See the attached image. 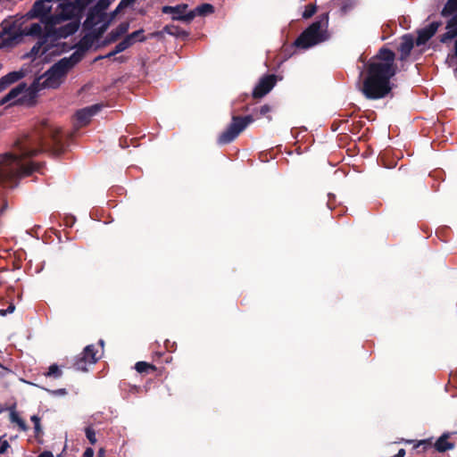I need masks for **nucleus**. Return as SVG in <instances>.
<instances>
[{
	"mask_svg": "<svg viewBox=\"0 0 457 457\" xmlns=\"http://www.w3.org/2000/svg\"><path fill=\"white\" fill-rule=\"evenodd\" d=\"M59 133L58 127L45 123L41 135L18 140L12 153L0 156V183L12 182L20 176L30 174L34 170L30 158L41 151L48 137L57 142Z\"/></svg>",
	"mask_w": 457,
	"mask_h": 457,
	"instance_id": "1",
	"label": "nucleus"
},
{
	"mask_svg": "<svg viewBox=\"0 0 457 457\" xmlns=\"http://www.w3.org/2000/svg\"><path fill=\"white\" fill-rule=\"evenodd\" d=\"M394 61L395 54L387 49L380 50L372 60L361 89L367 98L378 99L389 93V79L395 74Z\"/></svg>",
	"mask_w": 457,
	"mask_h": 457,
	"instance_id": "2",
	"label": "nucleus"
},
{
	"mask_svg": "<svg viewBox=\"0 0 457 457\" xmlns=\"http://www.w3.org/2000/svg\"><path fill=\"white\" fill-rule=\"evenodd\" d=\"M79 55L73 54L68 58H62L54 64L44 75L40 76L36 83L35 88H56L65 79L67 73L79 62Z\"/></svg>",
	"mask_w": 457,
	"mask_h": 457,
	"instance_id": "3",
	"label": "nucleus"
},
{
	"mask_svg": "<svg viewBox=\"0 0 457 457\" xmlns=\"http://www.w3.org/2000/svg\"><path fill=\"white\" fill-rule=\"evenodd\" d=\"M328 15L324 14L320 19L311 24L296 39L295 46L309 48L329 38Z\"/></svg>",
	"mask_w": 457,
	"mask_h": 457,
	"instance_id": "4",
	"label": "nucleus"
},
{
	"mask_svg": "<svg viewBox=\"0 0 457 457\" xmlns=\"http://www.w3.org/2000/svg\"><path fill=\"white\" fill-rule=\"evenodd\" d=\"M79 26L77 19L71 18L70 13H60L49 18L46 21L45 29L48 36L55 38H65L74 34Z\"/></svg>",
	"mask_w": 457,
	"mask_h": 457,
	"instance_id": "5",
	"label": "nucleus"
},
{
	"mask_svg": "<svg viewBox=\"0 0 457 457\" xmlns=\"http://www.w3.org/2000/svg\"><path fill=\"white\" fill-rule=\"evenodd\" d=\"M108 5V0H100L98 4L90 11L85 21V25L87 28L93 29L99 34L103 33L115 18L121 4L116 8L114 12L111 13H106L104 12Z\"/></svg>",
	"mask_w": 457,
	"mask_h": 457,
	"instance_id": "6",
	"label": "nucleus"
},
{
	"mask_svg": "<svg viewBox=\"0 0 457 457\" xmlns=\"http://www.w3.org/2000/svg\"><path fill=\"white\" fill-rule=\"evenodd\" d=\"M442 15L451 16L445 27L446 32L441 37V42L446 43L457 37V0H449L442 11Z\"/></svg>",
	"mask_w": 457,
	"mask_h": 457,
	"instance_id": "7",
	"label": "nucleus"
},
{
	"mask_svg": "<svg viewBox=\"0 0 457 457\" xmlns=\"http://www.w3.org/2000/svg\"><path fill=\"white\" fill-rule=\"evenodd\" d=\"M250 121L251 119L249 117H234L229 127L220 136L219 143L224 145L233 141Z\"/></svg>",
	"mask_w": 457,
	"mask_h": 457,
	"instance_id": "8",
	"label": "nucleus"
},
{
	"mask_svg": "<svg viewBox=\"0 0 457 457\" xmlns=\"http://www.w3.org/2000/svg\"><path fill=\"white\" fill-rule=\"evenodd\" d=\"M98 359L99 355H97V350H96L95 346L87 345L82 353V357L75 363L76 369L86 371L87 370V365L96 363Z\"/></svg>",
	"mask_w": 457,
	"mask_h": 457,
	"instance_id": "9",
	"label": "nucleus"
},
{
	"mask_svg": "<svg viewBox=\"0 0 457 457\" xmlns=\"http://www.w3.org/2000/svg\"><path fill=\"white\" fill-rule=\"evenodd\" d=\"M29 88L26 84H20L13 87L6 96L0 100V104H14L26 97Z\"/></svg>",
	"mask_w": 457,
	"mask_h": 457,
	"instance_id": "10",
	"label": "nucleus"
},
{
	"mask_svg": "<svg viewBox=\"0 0 457 457\" xmlns=\"http://www.w3.org/2000/svg\"><path fill=\"white\" fill-rule=\"evenodd\" d=\"M99 104H95L86 107L77 112L76 113V126L83 127L89 123L90 119L100 110Z\"/></svg>",
	"mask_w": 457,
	"mask_h": 457,
	"instance_id": "11",
	"label": "nucleus"
},
{
	"mask_svg": "<svg viewBox=\"0 0 457 457\" xmlns=\"http://www.w3.org/2000/svg\"><path fill=\"white\" fill-rule=\"evenodd\" d=\"M275 85V77L269 75L262 78L253 90L254 97H262L269 93Z\"/></svg>",
	"mask_w": 457,
	"mask_h": 457,
	"instance_id": "12",
	"label": "nucleus"
},
{
	"mask_svg": "<svg viewBox=\"0 0 457 457\" xmlns=\"http://www.w3.org/2000/svg\"><path fill=\"white\" fill-rule=\"evenodd\" d=\"M440 26L439 22H432L428 27L420 29L416 39L418 46L425 44L430 37H432L437 31Z\"/></svg>",
	"mask_w": 457,
	"mask_h": 457,
	"instance_id": "13",
	"label": "nucleus"
},
{
	"mask_svg": "<svg viewBox=\"0 0 457 457\" xmlns=\"http://www.w3.org/2000/svg\"><path fill=\"white\" fill-rule=\"evenodd\" d=\"M51 11L50 3H46L43 0L37 1L32 9L29 12L31 17L42 18L46 16Z\"/></svg>",
	"mask_w": 457,
	"mask_h": 457,
	"instance_id": "14",
	"label": "nucleus"
},
{
	"mask_svg": "<svg viewBox=\"0 0 457 457\" xmlns=\"http://www.w3.org/2000/svg\"><path fill=\"white\" fill-rule=\"evenodd\" d=\"M413 37L411 35H404L399 46V51L401 53V59H405L411 53L413 47Z\"/></svg>",
	"mask_w": 457,
	"mask_h": 457,
	"instance_id": "15",
	"label": "nucleus"
},
{
	"mask_svg": "<svg viewBox=\"0 0 457 457\" xmlns=\"http://www.w3.org/2000/svg\"><path fill=\"white\" fill-rule=\"evenodd\" d=\"M214 11V8L210 4H203L199 6H197L194 11L187 13V16L185 17L187 21H191L195 16H204L207 14L212 13Z\"/></svg>",
	"mask_w": 457,
	"mask_h": 457,
	"instance_id": "16",
	"label": "nucleus"
},
{
	"mask_svg": "<svg viewBox=\"0 0 457 457\" xmlns=\"http://www.w3.org/2000/svg\"><path fill=\"white\" fill-rule=\"evenodd\" d=\"M449 436L450 434L445 433L436 440L435 447L438 452L443 453L454 447V444L448 441Z\"/></svg>",
	"mask_w": 457,
	"mask_h": 457,
	"instance_id": "17",
	"label": "nucleus"
},
{
	"mask_svg": "<svg viewBox=\"0 0 457 457\" xmlns=\"http://www.w3.org/2000/svg\"><path fill=\"white\" fill-rule=\"evenodd\" d=\"M187 5H178V6H164L162 8V12L164 13H172L174 14L173 19L174 20H183L187 21L185 17L187 15H183L184 10L186 9Z\"/></svg>",
	"mask_w": 457,
	"mask_h": 457,
	"instance_id": "18",
	"label": "nucleus"
},
{
	"mask_svg": "<svg viewBox=\"0 0 457 457\" xmlns=\"http://www.w3.org/2000/svg\"><path fill=\"white\" fill-rule=\"evenodd\" d=\"M50 51V47L48 46H45V42H38L36 46H34L31 49L30 55L31 56H42Z\"/></svg>",
	"mask_w": 457,
	"mask_h": 457,
	"instance_id": "19",
	"label": "nucleus"
},
{
	"mask_svg": "<svg viewBox=\"0 0 457 457\" xmlns=\"http://www.w3.org/2000/svg\"><path fill=\"white\" fill-rule=\"evenodd\" d=\"M10 420L12 422L16 423L21 430H27V425L25 421L19 416V414L14 410H12L10 412Z\"/></svg>",
	"mask_w": 457,
	"mask_h": 457,
	"instance_id": "20",
	"label": "nucleus"
},
{
	"mask_svg": "<svg viewBox=\"0 0 457 457\" xmlns=\"http://www.w3.org/2000/svg\"><path fill=\"white\" fill-rule=\"evenodd\" d=\"M24 32L26 35H39L42 32V25L40 23H33L29 28H26Z\"/></svg>",
	"mask_w": 457,
	"mask_h": 457,
	"instance_id": "21",
	"label": "nucleus"
},
{
	"mask_svg": "<svg viewBox=\"0 0 457 457\" xmlns=\"http://www.w3.org/2000/svg\"><path fill=\"white\" fill-rule=\"evenodd\" d=\"M23 77V73L21 71H12L4 76V81H7L9 84H12L21 79Z\"/></svg>",
	"mask_w": 457,
	"mask_h": 457,
	"instance_id": "22",
	"label": "nucleus"
},
{
	"mask_svg": "<svg viewBox=\"0 0 457 457\" xmlns=\"http://www.w3.org/2000/svg\"><path fill=\"white\" fill-rule=\"evenodd\" d=\"M62 375V371L56 364H53L49 367L46 376L59 378Z\"/></svg>",
	"mask_w": 457,
	"mask_h": 457,
	"instance_id": "23",
	"label": "nucleus"
},
{
	"mask_svg": "<svg viewBox=\"0 0 457 457\" xmlns=\"http://www.w3.org/2000/svg\"><path fill=\"white\" fill-rule=\"evenodd\" d=\"M316 12V5L314 4H309L305 7V10L303 13V17L304 19H308L312 17Z\"/></svg>",
	"mask_w": 457,
	"mask_h": 457,
	"instance_id": "24",
	"label": "nucleus"
},
{
	"mask_svg": "<svg viewBox=\"0 0 457 457\" xmlns=\"http://www.w3.org/2000/svg\"><path fill=\"white\" fill-rule=\"evenodd\" d=\"M129 29V24L128 23H121L117 29V31L114 35V37H117L124 33H126Z\"/></svg>",
	"mask_w": 457,
	"mask_h": 457,
	"instance_id": "25",
	"label": "nucleus"
},
{
	"mask_svg": "<svg viewBox=\"0 0 457 457\" xmlns=\"http://www.w3.org/2000/svg\"><path fill=\"white\" fill-rule=\"evenodd\" d=\"M149 368H151V365L148 364L147 362H145V361H138L137 364H136V370L138 371V372H145Z\"/></svg>",
	"mask_w": 457,
	"mask_h": 457,
	"instance_id": "26",
	"label": "nucleus"
},
{
	"mask_svg": "<svg viewBox=\"0 0 457 457\" xmlns=\"http://www.w3.org/2000/svg\"><path fill=\"white\" fill-rule=\"evenodd\" d=\"M86 436H87V439L89 440V442L92 445L96 443V434H95V431L93 429L87 428L86 429Z\"/></svg>",
	"mask_w": 457,
	"mask_h": 457,
	"instance_id": "27",
	"label": "nucleus"
},
{
	"mask_svg": "<svg viewBox=\"0 0 457 457\" xmlns=\"http://www.w3.org/2000/svg\"><path fill=\"white\" fill-rule=\"evenodd\" d=\"M142 31L141 30H137V31H135L133 33H131L129 36H128L127 37L128 38H130V41L133 43L137 40H142L143 38L142 37H139L140 35H141Z\"/></svg>",
	"mask_w": 457,
	"mask_h": 457,
	"instance_id": "28",
	"label": "nucleus"
},
{
	"mask_svg": "<svg viewBox=\"0 0 457 457\" xmlns=\"http://www.w3.org/2000/svg\"><path fill=\"white\" fill-rule=\"evenodd\" d=\"M120 48L124 51L132 45L130 38L126 37L124 40L119 43Z\"/></svg>",
	"mask_w": 457,
	"mask_h": 457,
	"instance_id": "29",
	"label": "nucleus"
},
{
	"mask_svg": "<svg viewBox=\"0 0 457 457\" xmlns=\"http://www.w3.org/2000/svg\"><path fill=\"white\" fill-rule=\"evenodd\" d=\"M31 420L34 422L36 432L39 433L40 432L39 418L37 416L34 415L31 417Z\"/></svg>",
	"mask_w": 457,
	"mask_h": 457,
	"instance_id": "30",
	"label": "nucleus"
},
{
	"mask_svg": "<svg viewBox=\"0 0 457 457\" xmlns=\"http://www.w3.org/2000/svg\"><path fill=\"white\" fill-rule=\"evenodd\" d=\"M123 50L120 48V45L118 44L116 46H115V49L114 51L109 53L105 57H111L118 53H120L122 52Z\"/></svg>",
	"mask_w": 457,
	"mask_h": 457,
	"instance_id": "31",
	"label": "nucleus"
},
{
	"mask_svg": "<svg viewBox=\"0 0 457 457\" xmlns=\"http://www.w3.org/2000/svg\"><path fill=\"white\" fill-rule=\"evenodd\" d=\"M14 311V306L11 304L7 310H1L0 314L1 315H6L7 313H12Z\"/></svg>",
	"mask_w": 457,
	"mask_h": 457,
	"instance_id": "32",
	"label": "nucleus"
},
{
	"mask_svg": "<svg viewBox=\"0 0 457 457\" xmlns=\"http://www.w3.org/2000/svg\"><path fill=\"white\" fill-rule=\"evenodd\" d=\"M82 457H94V451L92 448H87L83 453Z\"/></svg>",
	"mask_w": 457,
	"mask_h": 457,
	"instance_id": "33",
	"label": "nucleus"
},
{
	"mask_svg": "<svg viewBox=\"0 0 457 457\" xmlns=\"http://www.w3.org/2000/svg\"><path fill=\"white\" fill-rule=\"evenodd\" d=\"M11 84L7 83V81H4V77L0 79V92L5 89Z\"/></svg>",
	"mask_w": 457,
	"mask_h": 457,
	"instance_id": "34",
	"label": "nucleus"
},
{
	"mask_svg": "<svg viewBox=\"0 0 457 457\" xmlns=\"http://www.w3.org/2000/svg\"><path fill=\"white\" fill-rule=\"evenodd\" d=\"M7 44V38L4 34H0V47L4 46Z\"/></svg>",
	"mask_w": 457,
	"mask_h": 457,
	"instance_id": "35",
	"label": "nucleus"
},
{
	"mask_svg": "<svg viewBox=\"0 0 457 457\" xmlns=\"http://www.w3.org/2000/svg\"><path fill=\"white\" fill-rule=\"evenodd\" d=\"M8 447H9V444L6 441H4L0 447V453H4Z\"/></svg>",
	"mask_w": 457,
	"mask_h": 457,
	"instance_id": "36",
	"label": "nucleus"
},
{
	"mask_svg": "<svg viewBox=\"0 0 457 457\" xmlns=\"http://www.w3.org/2000/svg\"><path fill=\"white\" fill-rule=\"evenodd\" d=\"M38 457H54V454L51 452L46 451L40 453Z\"/></svg>",
	"mask_w": 457,
	"mask_h": 457,
	"instance_id": "37",
	"label": "nucleus"
},
{
	"mask_svg": "<svg viewBox=\"0 0 457 457\" xmlns=\"http://www.w3.org/2000/svg\"><path fill=\"white\" fill-rule=\"evenodd\" d=\"M404 455H405L404 449H400L399 452L397 453V454H395V457H404Z\"/></svg>",
	"mask_w": 457,
	"mask_h": 457,
	"instance_id": "38",
	"label": "nucleus"
},
{
	"mask_svg": "<svg viewBox=\"0 0 457 457\" xmlns=\"http://www.w3.org/2000/svg\"><path fill=\"white\" fill-rule=\"evenodd\" d=\"M98 457H104V451L103 449H101L99 452H98Z\"/></svg>",
	"mask_w": 457,
	"mask_h": 457,
	"instance_id": "39",
	"label": "nucleus"
},
{
	"mask_svg": "<svg viewBox=\"0 0 457 457\" xmlns=\"http://www.w3.org/2000/svg\"><path fill=\"white\" fill-rule=\"evenodd\" d=\"M268 111H269V107H267V106H263V107H262V113H265V112H267Z\"/></svg>",
	"mask_w": 457,
	"mask_h": 457,
	"instance_id": "40",
	"label": "nucleus"
},
{
	"mask_svg": "<svg viewBox=\"0 0 457 457\" xmlns=\"http://www.w3.org/2000/svg\"><path fill=\"white\" fill-rule=\"evenodd\" d=\"M454 51H455V55L457 56V38H456V41L454 44Z\"/></svg>",
	"mask_w": 457,
	"mask_h": 457,
	"instance_id": "41",
	"label": "nucleus"
},
{
	"mask_svg": "<svg viewBox=\"0 0 457 457\" xmlns=\"http://www.w3.org/2000/svg\"><path fill=\"white\" fill-rule=\"evenodd\" d=\"M4 411V407L0 404V413Z\"/></svg>",
	"mask_w": 457,
	"mask_h": 457,
	"instance_id": "42",
	"label": "nucleus"
},
{
	"mask_svg": "<svg viewBox=\"0 0 457 457\" xmlns=\"http://www.w3.org/2000/svg\"><path fill=\"white\" fill-rule=\"evenodd\" d=\"M65 391L64 390H60V394H64Z\"/></svg>",
	"mask_w": 457,
	"mask_h": 457,
	"instance_id": "43",
	"label": "nucleus"
},
{
	"mask_svg": "<svg viewBox=\"0 0 457 457\" xmlns=\"http://www.w3.org/2000/svg\"><path fill=\"white\" fill-rule=\"evenodd\" d=\"M2 2V0H0V3Z\"/></svg>",
	"mask_w": 457,
	"mask_h": 457,
	"instance_id": "44",
	"label": "nucleus"
}]
</instances>
